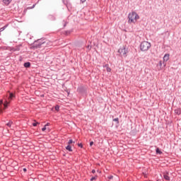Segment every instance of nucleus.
<instances>
[{"label":"nucleus","mask_w":181,"mask_h":181,"mask_svg":"<svg viewBox=\"0 0 181 181\" xmlns=\"http://www.w3.org/2000/svg\"><path fill=\"white\" fill-rule=\"evenodd\" d=\"M163 59V67H165L166 64H167L166 62L170 59V54H165L164 55Z\"/></svg>","instance_id":"obj_6"},{"label":"nucleus","mask_w":181,"mask_h":181,"mask_svg":"<svg viewBox=\"0 0 181 181\" xmlns=\"http://www.w3.org/2000/svg\"><path fill=\"white\" fill-rule=\"evenodd\" d=\"M13 124V122L12 120H9V122L6 124V126L11 128Z\"/></svg>","instance_id":"obj_14"},{"label":"nucleus","mask_w":181,"mask_h":181,"mask_svg":"<svg viewBox=\"0 0 181 181\" xmlns=\"http://www.w3.org/2000/svg\"><path fill=\"white\" fill-rule=\"evenodd\" d=\"M45 41L44 40L40 39L37 40H35L33 43V49H39L41 48V47L45 45Z\"/></svg>","instance_id":"obj_4"},{"label":"nucleus","mask_w":181,"mask_h":181,"mask_svg":"<svg viewBox=\"0 0 181 181\" xmlns=\"http://www.w3.org/2000/svg\"><path fill=\"white\" fill-rule=\"evenodd\" d=\"M179 1H181V0H179Z\"/></svg>","instance_id":"obj_39"},{"label":"nucleus","mask_w":181,"mask_h":181,"mask_svg":"<svg viewBox=\"0 0 181 181\" xmlns=\"http://www.w3.org/2000/svg\"><path fill=\"white\" fill-rule=\"evenodd\" d=\"M62 23H64V28H66V25H67V22L65 21H62Z\"/></svg>","instance_id":"obj_26"},{"label":"nucleus","mask_w":181,"mask_h":181,"mask_svg":"<svg viewBox=\"0 0 181 181\" xmlns=\"http://www.w3.org/2000/svg\"><path fill=\"white\" fill-rule=\"evenodd\" d=\"M113 122H115L117 124H119V118L116 117L112 119Z\"/></svg>","instance_id":"obj_18"},{"label":"nucleus","mask_w":181,"mask_h":181,"mask_svg":"<svg viewBox=\"0 0 181 181\" xmlns=\"http://www.w3.org/2000/svg\"><path fill=\"white\" fill-rule=\"evenodd\" d=\"M78 90H79V93H82V91H83V88H78Z\"/></svg>","instance_id":"obj_29"},{"label":"nucleus","mask_w":181,"mask_h":181,"mask_svg":"<svg viewBox=\"0 0 181 181\" xmlns=\"http://www.w3.org/2000/svg\"><path fill=\"white\" fill-rule=\"evenodd\" d=\"M156 154H159L161 155L163 153V152L160 151V149L159 148H156Z\"/></svg>","instance_id":"obj_15"},{"label":"nucleus","mask_w":181,"mask_h":181,"mask_svg":"<svg viewBox=\"0 0 181 181\" xmlns=\"http://www.w3.org/2000/svg\"><path fill=\"white\" fill-rule=\"evenodd\" d=\"M8 26V25H4V27L1 28H0V33L4 31V30L6 29V28H7Z\"/></svg>","instance_id":"obj_16"},{"label":"nucleus","mask_w":181,"mask_h":181,"mask_svg":"<svg viewBox=\"0 0 181 181\" xmlns=\"http://www.w3.org/2000/svg\"><path fill=\"white\" fill-rule=\"evenodd\" d=\"M139 47L141 52H147L151 48V44L149 42L143 41Z\"/></svg>","instance_id":"obj_3"},{"label":"nucleus","mask_w":181,"mask_h":181,"mask_svg":"<svg viewBox=\"0 0 181 181\" xmlns=\"http://www.w3.org/2000/svg\"><path fill=\"white\" fill-rule=\"evenodd\" d=\"M12 2V0H3V3L6 6H9V4Z\"/></svg>","instance_id":"obj_11"},{"label":"nucleus","mask_w":181,"mask_h":181,"mask_svg":"<svg viewBox=\"0 0 181 181\" xmlns=\"http://www.w3.org/2000/svg\"><path fill=\"white\" fill-rule=\"evenodd\" d=\"M50 125V123H49V122H47L46 124H45V127H49Z\"/></svg>","instance_id":"obj_32"},{"label":"nucleus","mask_w":181,"mask_h":181,"mask_svg":"<svg viewBox=\"0 0 181 181\" xmlns=\"http://www.w3.org/2000/svg\"><path fill=\"white\" fill-rule=\"evenodd\" d=\"M23 66L25 68L29 69V68H30L31 63L30 62H25Z\"/></svg>","instance_id":"obj_10"},{"label":"nucleus","mask_w":181,"mask_h":181,"mask_svg":"<svg viewBox=\"0 0 181 181\" xmlns=\"http://www.w3.org/2000/svg\"><path fill=\"white\" fill-rule=\"evenodd\" d=\"M113 177H114V176H113L112 175H109V176L107 177V179H108V180H112Z\"/></svg>","instance_id":"obj_24"},{"label":"nucleus","mask_w":181,"mask_h":181,"mask_svg":"<svg viewBox=\"0 0 181 181\" xmlns=\"http://www.w3.org/2000/svg\"><path fill=\"white\" fill-rule=\"evenodd\" d=\"M73 143L74 144L75 141H74L72 139H69V141H68V145H71V144H72Z\"/></svg>","instance_id":"obj_20"},{"label":"nucleus","mask_w":181,"mask_h":181,"mask_svg":"<svg viewBox=\"0 0 181 181\" xmlns=\"http://www.w3.org/2000/svg\"><path fill=\"white\" fill-rule=\"evenodd\" d=\"M86 0H81V3L84 4L86 3Z\"/></svg>","instance_id":"obj_34"},{"label":"nucleus","mask_w":181,"mask_h":181,"mask_svg":"<svg viewBox=\"0 0 181 181\" xmlns=\"http://www.w3.org/2000/svg\"><path fill=\"white\" fill-rule=\"evenodd\" d=\"M78 146H79L81 148H83V144L81 143L78 144Z\"/></svg>","instance_id":"obj_28"},{"label":"nucleus","mask_w":181,"mask_h":181,"mask_svg":"<svg viewBox=\"0 0 181 181\" xmlns=\"http://www.w3.org/2000/svg\"><path fill=\"white\" fill-rule=\"evenodd\" d=\"M46 129H47V127L45 126V127L42 129V132H45Z\"/></svg>","instance_id":"obj_31"},{"label":"nucleus","mask_w":181,"mask_h":181,"mask_svg":"<svg viewBox=\"0 0 181 181\" xmlns=\"http://www.w3.org/2000/svg\"><path fill=\"white\" fill-rule=\"evenodd\" d=\"M38 124H40V122H35L33 123V126L35 127H37Z\"/></svg>","instance_id":"obj_22"},{"label":"nucleus","mask_w":181,"mask_h":181,"mask_svg":"<svg viewBox=\"0 0 181 181\" xmlns=\"http://www.w3.org/2000/svg\"><path fill=\"white\" fill-rule=\"evenodd\" d=\"M71 33V30H66L65 31V35H69Z\"/></svg>","instance_id":"obj_21"},{"label":"nucleus","mask_w":181,"mask_h":181,"mask_svg":"<svg viewBox=\"0 0 181 181\" xmlns=\"http://www.w3.org/2000/svg\"><path fill=\"white\" fill-rule=\"evenodd\" d=\"M14 98H16L15 94L13 93L9 92V96L8 100H6L4 103L3 102V100H0V104L4 105V107H3L4 110L8 109L10 105V103L13 100Z\"/></svg>","instance_id":"obj_1"},{"label":"nucleus","mask_w":181,"mask_h":181,"mask_svg":"<svg viewBox=\"0 0 181 181\" xmlns=\"http://www.w3.org/2000/svg\"><path fill=\"white\" fill-rule=\"evenodd\" d=\"M120 57L126 58L127 57L128 49L125 47H122L118 49Z\"/></svg>","instance_id":"obj_5"},{"label":"nucleus","mask_w":181,"mask_h":181,"mask_svg":"<svg viewBox=\"0 0 181 181\" xmlns=\"http://www.w3.org/2000/svg\"><path fill=\"white\" fill-rule=\"evenodd\" d=\"M23 171L25 173L27 172V169L25 168H23Z\"/></svg>","instance_id":"obj_37"},{"label":"nucleus","mask_w":181,"mask_h":181,"mask_svg":"<svg viewBox=\"0 0 181 181\" xmlns=\"http://www.w3.org/2000/svg\"><path fill=\"white\" fill-rule=\"evenodd\" d=\"M92 173H93V174H95V169L92 170Z\"/></svg>","instance_id":"obj_35"},{"label":"nucleus","mask_w":181,"mask_h":181,"mask_svg":"<svg viewBox=\"0 0 181 181\" xmlns=\"http://www.w3.org/2000/svg\"><path fill=\"white\" fill-rule=\"evenodd\" d=\"M65 149H66V151H69V152H72L73 149L71 148V145L68 144L67 146L65 147Z\"/></svg>","instance_id":"obj_13"},{"label":"nucleus","mask_w":181,"mask_h":181,"mask_svg":"<svg viewBox=\"0 0 181 181\" xmlns=\"http://www.w3.org/2000/svg\"><path fill=\"white\" fill-rule=\"evenodd\" d=\"M109 67V64H106L105 65H103V68H108Z\"/></svg>","instance_id":"obj_27"},{"label":"nucleus","mask_w":181,"mask_h":181,"mask_svg":"<svg viewBox=\"0 0 181 181\" xmlns=\"http://www.w3.org/2000/svg\"><path fill=\"white\" fill-rule=\"evenodd\" d=\"M88 49H91V46L88 45Z\"/></svg>","instance_id":"obj_38"},{"label":"nucleus","mask_w":181,"mask_h":181,"mask_svg":"<svg viewBox=\"0 0 181 181\" xmlns=\"http://www.w3.org/2000/svg\"><path fill=\"white\" fill-rule=\"evenodd\" d=\"M86 88L83 87V93H86Z\"/></svg>","instance_id":"obj_36"},{"label":"nucleus","mask_w":181,"mask_h":181,"mask_svg":"<svg viewBox=\"0 0 181 181\" xmlns=\"http://www.w3.org/2000/svg\"><path fill=\"white\" fill-rule=\"evenodd\" d=\"M62 2H63V3H64V4L65 6H66V7H67L66 2V1H64V0H62Z\"/></svg>","instance_id":"obj_33"},{"label":"nucleus","mask_w":181,"mask_h":181,"mask_svg":"<svg viewBox=\"0 0 181 181\" xmlns=\"http://www.w3.org/2000/svg\"><path fill=\"white\" fill-rule=\"evenodd\" d=\"M174 112L177 115H181V108H176L174 110Z\"/></svg>","instance_id":"obj_9"},{"label":"nucleus","mask_w":181,"mask_h":181,"mask_svg":"<svg viewBox=\"0 0 181 181\" xmlns=\"http://www.w3.org/2000/svg\"><path fill=\"white\" fill-rule=\"evenodd\" d=\"M94 144V142L92 141L89 143V146H93V145Z\"/></svg>","instance_id":"obj_30"},{"label":"nucleus","mask_w":181,"mask_h":181,"mask_svg":"<svg viewBox=\"0 0 181 181\" xmlns=\"http://www.w3.org/2000/svg\"><path fill=\"white\" fill-rule=\"evenodd\" d=\"M158 66H160V69L165 68L164 65H163L162 61H159Z\"/></svg>","instance_id":"obj_17"},{"label":"nucleus","mask_w":181,"mask_h":181,"mask_svg":"<svg viewBox=\"0 0 181 181\" xmlns=\"http://www.w3.org/2000/svg\"><path fill=\"white\" fill-rule=\"evenodd\" d=\"M59 108H60V106H59V105H57L55 106V110H56L57 112H59Z\"/></svg>","instance_id":"obj_19"},{"label":"nucleus","mask_w":181,"mask_h":181,"mask_svg":"<svg viewBox=\"0 0 181 181\" xmlns=\"http://www.w3.org/2000/svg\"><path fill=\"white\" fill-rule=\"evenodd\" d=\"M139 16L135 11H132L128 15L129 23H136L137 20H139Z\"/></svg>","instance_id":"obj_2"},{"label":"nucleus","mask_w":181,"mask_h":181,"mask_svg":"<svg viewBox=\"0 0 181 181\" xmlns=\"http://www.w3.org/2000/svg\"><path fill=\"white\" fill-rule=\"evenodd\" d=\"M163 178L167 180V181H170V176L168 175H169V173L168 172H166V173H163Z\"/></svg>","instance_id":"obj_8"},{"label":"nucleus","mask_w":181,"mask_h":181,"mask_svg":"<svg viewBox=\"0 0 181 181\" xmlns=\"http://www.w3.org/2000/svg\"><path fill=\"white\" fill-rule=\"evenodd\" d=\"M96 179H97V177L96 176H93V177H90V181L95 180Z\"/></svg>","instance_id":"obj_25"},{"label":"nucleus","mask_w":181,"mask_h":181,"mask_svg":"<svg viewBox=\"0 0 181 181\" xmlns=\"http://www.w3.org/2000/svg\"><path fill=\"white\" fill-rule=\"evenodd\" d=\"M22 47H23V45L21 44H20L16 47H13L11 48V52H19Z\"/></svg>","instance_id":"obj_7"},{"label":"nucleus","mask_w":181,"mask_h":181,"mask_svg":"<svg viewBox=\"0 0 181 181\" xmlns=\"http://www.w3.org/2000/svg\"><path fill=\"white\" fill-rule=\"evenodd\" d=\"M111 71H112V69H111L110 66L107 67V68H106V71H107V73L111 72Z\"/></svg>","instance_id":"obj_23"},{"label":"nucleus","mask_w":181,"mask_h":181,"mask_svg":"<svg viewBox=\"0 0 181 181\" xmlns=\"http://www.w3.org/2000/svg\"><path fill=\"white\" fill-rule=\"evenodd\" d=\"M35 6H36V4H33V6H31V7H28L27 8H25V9L24 10V13H26L28 10H31V9L35 8Z\"/></svg>","instance_id":"obj_12"}]
</instances>
